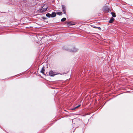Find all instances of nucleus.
<instances>
[{"label": "nucleus", "mask_w": 133, "mask_h": 133, "mask_svg": "<svg viewBox=\"0 0 133 133\" xmlns=\"http://www.w3.org/2000/svg\"><path fill=\"white\" fill-rule=\"evenodd\" d=\"M56 14L58 15H62V12H57Z\"/></svg>", "instance_id": "obj_9"}, {"label": "nucleus", "mask_w": 133, "mask_h": 133, "mask_svg": "<svg viewBox=\"0 0 133 133\" xmlns=\"http://www.w3.org/2000/svg\"><path fill=\"white\" fill-rule=\"evenodd\" d=\"M114 18H112L110 19L109 21V22L110 23H112L114 21Z\"/></svg>", "instance_id": "obj_4"}, {"label": "nucleus", "mask_w": 133, "mask_h": 133, "mask_svg": "<svg viewBox=\"0 0 133 133\" xmlns=\"http://www.w3.org/2000/svg\"><path fill=\"white\" fill-rule=\"evenodd\" d=\"M48 8V6L46 4L44 5L42 7L41 10L43 12L45 11H46Z\"/></svg>", "instance_id": "obj_2"}, {"label": "nucleus", "mask_w": 133, "mask_h": 133, "mask_svg": "<svg viewBox=\"0 0 133 133\" xmlns=\"http://www.w3.org/2000/svg\"><path fill=\"white\" fill-rule=\"evenodd\" d=\"M111 14L112 15V16L114 17H116V15L115 14L114 12H111Z\"/></svg>", "instance_id": "obj_8"}, {"label": "nucleus", "mask_w": 133, "mask_h": 133, "mask_svg": "<svg viewBox=\"0 0 133 133\" xmlns=\"http://www.w3.org/2000/svg\"><path fill=\"white\" fill-rule=\"evenodd\" d=\"M62 9L63 11L64 12V13L65 14H66V8L65 6L64 5H62Z\"/></svg>", "instance_id": "obj_3"}, {"label": "nucleus", "mask_w": 133, "mask_h": 133, "mask_svg": "<svg viewBox=\"0 0 133 133\" xmlns=\"http://www.w3.org/2000/svg\"><path fill=\"white\" fill-rule=\"evenodd\" d=\"M96 28L98 29L99 30H101V28L100 27H96Z\"/></svg>", "instance_id": "obj_13"}, {"label": "nucleus", "mask_w": 133, "mask_h": 133, "mask_svg": "<svg viewBox=\"0 0 133 133\" xmlns=\"http://www.w3.org/2000/svg\"><path fill=\"white\" fill-rule=\"evenodd\" d=\"M71 51H72V52H76V50H72Z\"/></svg>", "instance_id": "obj_14"}, {"label": "nucleus", "mask_w": 133, "mask_h": 133, "mask_svg": "<svg viewBox=\"0 0 133 133\" xmlns=\"http://www.w3.org/2000/svg\"><path fill=\"white\" fill-rule=\"evenodd\" d=\"M68 24H70V25H74L75 24H72V23H69V22H68Z\"/></svg>", "instance_id": "obj_12"}, {"label": "nucleus", "mask_w": 133, "mask_h": 133, "mask_svg": "<svg viewBox=\"0 0 133 133\" xmlns=\"http://www.w3.org/2000/svg\"><path fill=\"white\" fill-rule=\"evenodd\" d=\"M46 16L47 17H51V14L49 13L47 14H46Z\"/></svg>", "instance_id": "obj_7"}, {"label": "nucleus", "mask_w": 133, "mask_h": 133, "mask_svg": "<svg viewBox=\"0 0 133 133\" xmlns=\"http://www.w3.org/2000/svg\"><path fill=\"white\" fill-rule=\"evenodd\" d=\"M44 66H43L42 69L41 71V72L42 73V74H44Z\"/></svg>", "instance_id": "obj_6"}, {"label": "nucleus", "mask_w": 133, "mask_h": 133, "mask_svg": "<svg viewBox=\"0 0 133 133\" xmlns=\"http://www.w3.org/2000/svg\"><path fill=\"white\" fill-rule=\"evenodd\" d=\"M93 28H96V26H94L93 27Z\"/></svg>", "instance_id": "obj_15"}, {"label": "nucleus", "mask_w": 133, "mask_h": 133, "mask_svg": "<svg viewBox=\"0 0 133 133\" xmlns=\"http://www.w3.org/2000/svg\"><path fill=\"white\" fill-rule=\"evenodd\" d=\"M81 105H78V106H76V107H74L72 109V110H74L75 109H76V108H78Z\"/></svg>", "instance_id": "obj_10"}, {"label": "nucleus", "mask_w": 133, "mask_h": 133, "mask_svg": "<svg viewBox=\"0 0 133 133\" xmlns=\"http://www.w3.org/2000/svg\"><path fill=\"white\" fill-rule=\"evenodd\" d=\"M51 17H54L56 16V13L54 12H52V14L51 15Z\"/></svg>", "instance_id": "obj_5"}, {"label": "nucleus", "mask_w": 133, "mask_h": 133, "mask_svg": "<svg viewBox=\"0 0 133 133\" xmlns=\"http://www.w3.org/2000/svg\"><path fill=\"white\" fill-rule=\"evenodd\" d=\"M58 74H57L56 72H54L51 70H50L49 72V74L50 76H53Z\"/></svg>", "instance_id": "obj_1"}, {"label": "nucleus", "mask_w": 133, "mask_h": 133, "mask_svg": "<svg viewBox=\"0 0 133 133\" xmlns=\"http://www.w3.org/2000/svg\"><path fill=\"white\" fill-rule=\"evenodd\" d=\"M66 19L65 18H63L61 20V21L62 22L66 20Z\"/></svg>", "instance_id": "obj_11"}]
</instances>
